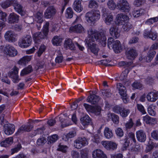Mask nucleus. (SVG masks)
Segmentation results:
<instances>
[{
    "mask_svg": "<svg viewBox=\"0 0 158 158\" xmlns=\"http://www.w3.org/2000/svg\"><path fill=\"white\" fill-rule=\"evenodd\" d=\"M85 17L86 20L88 23L94 24L100 18V12L99 10H92L87 12Z\"/></svg>",
    "mask_w": 158,
    "mask_h": 158,
    "instance_id": "f257e3e1",
    "label": "nucleus"
},
{
    "mask_svg": "<svg viewBox=\"0 0 158 158\" xmlns=\"http://www.w3.org/2000/svg\"><path fill=\"white\" fill-rule=\"evenodd\" d=\"M117 6L119 10L126 14L129 13L131 9V6L126 0L118 1Z\"/></svg>",
    "mask_w": 158,
    "mask_h": 158,
    "instance_id": "f03ea898",
    "label": "nucleus"
},
{
    "mask_svg": "<svg viewBox=\"0 0 158 158\" xmlns=\"http://www.w3.org/2000/svg\"><path fill=\"white\" fill-rule=\"evenodd\" d=\"M117 89L118 90V93L121 96L123 102L126 103L129 101V97L127 94L126 87L121 83L117 84Z\"/></svg>",
    "mask_w": 158,
    "mask_h": 158,
    "instance_id": "7ed1b4c3",
    "label": "nucleus"
},
{
    "mask_svg": "<svg viewBox=\"0 0 158 158\" xmlns=\"http://www.w3.org/2000/svg\"><path fill=\"white\" fill-rule=\"evenodd\" d=\"M86 44L88 47V50L93 53L95 55L97 56L99 50V48L96 45L94 42L91 41L90 40L88 39L86 40Z\"/></svg>",
    "mask_w": 158,
    "mask_h": 158,
    "instance_id": "20e7f679",
    "label": "nucleus"
},
{
    "mask_svg": "<svg viewBox=\"0 0 158 158\" xmlns=\"http://www.w3.org/2000/svg\"><path fill=\"white\" fill-rule=\"evenodd\" d=\"M32 39L31 36L27 35L23 37L19 41V45L22 48H26L29 46L31 43Z\"/></svg>",
    "mask_w": 158,
    "mask_h": 158,
    "instance_id": "39448f33",
    "label": "nucleus"
},
{
    "mask_svg": "<svg viewBox=\"0 0 158 158\" xmlns=\"http://www.w3.org/2000/svg\"><path fill=\"white\" fill-rule=\"evenodd\" d=\"M88 139L85 137L78 138L74 142V144L77 149H80L88 144Z\"/></svg>",
    "mask_w": 158,
    "mask_h": 158,
    "instance_id": "423d86ee",
    "label": "nucleus"
},
{
    "mask_svg": "<svg viewBox=\"0 0 158 158\" xmlns=\"http://www.w3.org/2000/svg\"><path fill=\"white\" fill-rule=\"evenodd\" d=\"M13 71H10L8 73V76L13 79V81L15 83H17L20 79L18 75L19 69L16 66L13 68Z\"/></svg>",
    "mask_w": 158,
    "mask_h": 158,
    "instance_id": "0eeeda50",
    "label": "nucleus"
},
{
    "mask_svg": "<svg viewBox=\"0 0 158 158\" xmlns=\"http://www.w3.org/2000/svg\"><path fill=\"white\" fill-rule=\"evenodd\" d=\"M4 53L7 55L13 57L17 55L18 52L12 46L8 45H6L4 48Z\"/></svg>",
    "mask_w": 158,
    "mask_h": 158,
    "instance_id": "6e6552de",
    "label": "nucleus"
},
{
    "mask_svg": "<svg viewBox=\"0 0 158 158\" xmlns=\"http://www.w3.org/2000/svg\"><path fill=\"white\" fill-rule=\"evenodd\" d=\"M56 11L53 6H48L44 13V17L47 19L53 18L56 14Z\"/></svg>",
    "mask_w": 158,
    "mask_h": 158,
    "instance_id": "1a4fd4ad",
    "label": "nucleus"
},
{
    "mask_svg": "<svg viewBox=\"0 0 158 158\" xmlns=\"http://www.w3.org/2000/svg\"><path fill=\"white\" fill-rule=\"evenodd\" d=\"M129 17L123 14H118L116 18V23L118 25H122L129 20Z\"/></svg>",
    "mask_w": 158,
    "mask_h": 158,
    "instance_id": "9d476101",
    "label": "nucleus"
},
{
    "mask_svg": "<svg viewBox=\"0 0 158 158\" xmlns=\"http://www.w3.org/2000/svg\"><path fill=\"white\" fill-rule=\"evenodd\" d=\"M96 36L98 38L97 39L96 38H94V39L96 41L100 43L103 46H105L106 43V38L104 32L103 31H101L99 33L98 32V35H96Z\"/></svg>",
    "mask_w": 158,
    "mask_h": 158,
    "instance_id": "9b49d317",
    "label": "nucleus"
},
{
    "mask_svg": "<svg viewBox=\"0 0 158 158\" xmlns=\"http://www.w3.org/2000/svg\"><path fill=\"white\" fill-rule=\"evenodd\" d=\"M12 6L14 7L15 10L22 16L26 14L25 11L23 9V7L16 0H14Z\"/></svg>",
    "mask_w": 158,
    "mask_h": 158,
    "instance_id": "f8f14e48",
    "label": "nucleus"
},
{
    "mask_svg": "<svg viewBox=\"0 0 158 158\" xmlns=\"http://www.w3.org/2000/svg\"><path fill=\"white\" fill-rule=\"evenodd\" d=\"M6 40L9 42H14L16 40L15 32L11 31H7L4 35Z\"/></svg>",
    "mask_w": 158,
    "mask_h": 158,
    "instance_id": "ddd939ff",
    "label": "nucleus"
},
{
    "mask_svg": "<svg viewBox=\"0 0 158 158\" xmlns=\"http://www.w3.org/2000/svg\"><path fill=\"white\" fill-rule=\"evenodd\" d=\"M143 35L145 37L149 38L153 40H156L157 37V33L153 31L152 29L150 30H145Z\"/></svg>",
    "mask_w": 158,
    "mask_h": 158,
    "instance_id": "4468645a",
    "label": "nucleus"
},
{
    "mask_svg": "<svg viewBox=\"0 0 158 158\" xmlns=\"http://www.w3.org/2000/svg\"><path fill=\"white\" fill-rule=\"evenodd\" d=\"M109 33L111 36L115 38H118L120 35V31L118 27L116 26H113L110 27Z\"/></svg>",
    "mask_w": 158,
    "mask_h": 158,
    "instance_id": "2eb2a0df",
    "label": "nucleus"
},
{
    "mask_svg": "<svg viewBox=\"0 0 158 158\" xmlns=\"http://www.w3.org/2000/svg\"><path fill=\"white\" fill-rule=\"evenodd\" d=\"M93 158H107L106 155L103 151L99 149L94 151L92 153Z\"/></svg>",
    "mask_w": 158,
    "mask_h": 158,
    "instance_id": "dca6fc26",
    "label": "nucleus"
},
{
    "mask_svg": "<svg viewBox=\"0 0 158 158\" xmlns=\"http://www.w3.org/2000/svg\"><path fill=\"white\" fill-rule=\"evenodd\" d=\"M100 99L99 96L94 94H90V96L88 97L86 101L92 104H95L98 102Z\"/></svg>",
    "mask_w": 158,
    "mask_h": 158,
    "instance_id": "f3484780",
    "label": "nucleus"
},
{
    "mask_svg": "<svg viewBox=\"0 0 158 158\" xmlns=\"http://www.w3.org/2000/svg\"><path fill=\"white\" fill-rule=\"evenodd\" d=\"M126 55L128 59L133 60L137 56L138 54L136 50L131 48L127 52Z\"/></svg>",
    "mask_w": 158,
    "mask_h": 158,
    "instance_id": "a211bd4d",
    "label": "nucleus"
},
{
    "mask_svg": "<svg viewBox=\"0 0 158 158\" xmlns=\"http://www.w3.org/2000/svg\"><path fill=\"white\" fill-rule=\"evenodd\" d=\"M88 34L89 37L91 41L94 42V38L97 39L96 36L98 34V31L93 28H89L88 31Z\"/></svg>",
    "mask_w": 158,
    "mask_h": 158,
    "instance_id": "6ab92c4d",
    "label": "nucleus"
},
{
    "mask_svg": "<svg viewBox=\"0 0 158 158\" xmlns=\"http://www.w3.org/2000/svg\"><path fill=\"white\" fill-rule=\"evenodd\" d=\"M46 35L43 32H39L34 33L33 35L34 41L35 43H38L41 40L44 38V36Z\"/></svg>",
    "mask_w": 158,
    "mask_h": 158,
    "instance_id": "aec40b11",
    "label": "nucleus"
},
{
    "mask_svg": "<svg viewBox=\"0 0 158 158\" xmlns=\"http://www.w3.org/2000/svg\"><path fill=\"white\" fill-rule=\"evenodd\" d=\"M112 48L114 51L116 53L120 52L122 50V47L120 42L116 40L112 44Z\"/></svg>",
    "mask_w": 158,
    "mask_h": 158,
    "instance_id": "412c9836",
    "label": "nucleus"
},
{
    "mask_svg": "<svg viewBox=\"0 0 158 158\" xmlns=\"http://www.w3.org/2000/svg\"><path fill=\"white\" fill-rule=\"evenodd\" d=\"M67 117L64 114L60 115L59 117V119L61 123V127L64 128L70 125L71 124L69 122V119H66Z\"/></svg>",
    "mask_w": 158,
    "mask_h": 158,
    "instance_id": "4be33fe9",
    "label": "nucleus"
},
{
    "mask_svg": "<svg viewBox=\"0 0 158 158\" xmlns=\"http://www.w3.org/2000/svg\"><path fill=\"white\" fill-rule=\"evenodd\" d=\"M69 30L71 32L81 33L84 31V28L81 24H78L74 26L70 27Z\"/></svg>",
    "mask_w": 158,
    "mask_h": 158,
    "instance_id": "5701e85b",
    "label": "nucleus"
},
{
    "mask_svg": "<svg viewBox=\"0 0 158 158\" xmlns=\"http://www.w3.org/2000/svg\"><path fill=\"white\" fill-rule=\"evenodd\" d=\"M136 136L138 140L140 142H144L146 140V134L141 130L138 131L136 132Z\"/></svg>",
    "mask_w": 158,
    "mask_h": 158,
    "instance_id": "b1692460",
    "label": "nucleus"
},
{
    "mask_svg": "<svg viewBox=\"0 0 158 158\" xmlns=\"http://www.w3.org/2000/svg\"><path fill=\"white\" fill-rule=\"evenodd\" d=\"M19 16L15 13H11L9 16L8 19L9 23H13L18 22L19 19Z\"/></svg>",
    "mask_w": 158,
    "mask_h": 158,
    "instance_id": "393cba45",
    "label": "nucleus"
},
{
    "mask_svg": "<svg viewBox=\"0 0 158 158\" xmlns=\"http://www.w3.org/2000/svg\"><path fill=\"white\" fill-rule=\"evenodd\" d=\"M81 0H75L73 4V8L74 10L77 12H80L83 10L81 5Z\"/></svg>",
    "mask_w": 158,
    "mask_h": 158,
    "instance_id": "a878e982",
    "label": "nucleus"
},
{
    "mask_svg": "<svg viewBox=\"0 0 158 158\" xmlns=\"http://www.w3.org/2000/svg\"><path fill=\"white\" fill-rule=\"evenodd\" d=\"M4 118V115L2 114L0 116V123H1V125L3 126L4 128H15V126L13 124H3V120Z\"/></svg>",
    "mask_w": 158,
    "mask_h": 158,
    "instance_id": "bb28decb",
    "label": "nucleus"
},
{
    "mask_svg": "<svg viewBox=\"0 0 158 158\" xmlns=\"http://www.w3.org/2000/svg\"><path fill=\"white\" fill-rule=\"evenodd\" d=\"M65 46L67 48L70 49L71 50H75V47L72 40L68 39L65 41Z\"/></svg>",
    "mask_w": 158,
    "mask_h": 158,
    "instance_id": "cd10ccee",
    "label": "nucleus"
},
{
    "mask_svg": "<svg viewBox=\"0 0 158 158\" xmlns=\"http://www.w3.org/2000/svg\"><path fill=\"white\" fill-rule=\"evenodd\" d=\"M33 71V68L31 65H29L27 67L23 69L20 73L21 76H24L28 74Z\"/></svg>",
    "mask_w": 158,
    "mask_h": 158,
    "instance_id": "c85d7f7f",
    "label": "nucleus"
},
{
    "mask_svg": "<svg viewBox=\"0 0 158 158\" xmlns=\"http://www.w3.org/2000/svg\"><path fill=\"white\" fill-rule=\"evenodd\" d=\"M13 142V139L12 137L6 138L2 142V146L4 147H9Z\"/></svg>",
    "mask_w": 158,
    "mask_h": 158,
    "instance_id": "c756f323",
    "label": "nucleus"
},
{
    "mask_svg": "<svg viewBox=\"0 0 158 158\" xmlns=\"http://www.w3.org/2000/svg\"><path fill=\"white\" fill-rule=\"evenodd\" d=\"M82 124L84 126L88 125L91 122V120L88 115H85L80 119Z\"/></svg>",
    "mask_w": 158,
    "mask_h": 158,
    "instance_id": "7c9ffc66",
    "label": "nucleus"
},
{
    "mask_svg": "<svg viewBox=\"0 0 158 158\" xmlns=\"http://www.w3.org/2000/svg\"><path fill=\"white\" fill-rule=\"evenodd\" d=\"M31 56H25L21 58L18 62L19 64L21 65L25 64L27 63L30 61L31 59Z\"/></svg>",
    "mask_w": 158,
    "mask_h": 158,
    "instance_id": "2f4dec72",
    "label": "nucleus"
},
{
    "mask_svg": "<svg viewBox=\"0 0 158 158\" xmlns=\"http://www.w3.org/2000/svg\"><path fill=\"white\" fill-rule=\"evenodd\" d=\"M14 0H6L1 4L2 7L3 9H6L10 5H12Z\"/></svg>",
    "mask_w": 158,
    "mask_h": 158,
    "instance_id": "473e14b6",
    "label": "nucleus"
},
{
    "mask_svg": "<svg viewBox=\"0 0 158 158\" xmlns=\"http://www.w3.org/2000/svg\"><path fill=\"white\" fill-rule=\"evenodd\" d=\"M62 39L57 36H55L52 40V42L54 45L58 46L60 45L62 42Z\"/></svg>",
    "mask_w": 158,
    "mask_h": 158,
    "instance_id": "72a5a7b5",
    "label": "nucleus"
},
{
    "mask_svg": "<svg viewBox=\"0 0 158 158\" xmlns=\"http://www.w3.org/2000/svg\"><path fill=\"white\" fill-rule=\"evenodd\" d=\"M35 20L37 23H41L43 21V13L40 12H37L35 16Z\"/></svg>",
    "mask_w": 158,
    "mask_h": 158,
    "instance_id": "f704fd0d",
    "label": "nucleus"
},
{
    "mask_svg": "<svg viewBox=\"0 0 158 158\" xmlns=\"http://www.w3.org/2000/svg\"><path fill=\"white\" fill-rule=\"evenodd\" d=\"M108 117H110V116H111L112 120L114 123L116 124H118V123L119 122V118L118 116L114 114L110 113L108 114Z\"/></svg>",
    "mask_w": 158,
    "mask_h": 158,
    "instance_id": "c9c22d12",
    "label": "nucleus"
},
{
    "mask_svg": "<svg viewBox=\"0 0 158 158\" xmlns=\"http://www.w3.org/2000/svg\"><path fill=\"white\" fill-rule=\"evenodd\" d=\"M155 106L152 105H150L148 108V111L149 114L152 116H155L156 112L155 109Z\"/></svg>",
    "mask_w": 158,
    "mask_h": 158,
    "instance_id": "e433bc0d",
    "label": "nucleus"
},
{
    "mask_svg": "<svg viewBox=\"0 0 158 158\" xmlns=\"http://www.w3.org/2000/svg\"><path fill=\"white\" fill-rule=\"evenodd\" d=\"M104 135L106 139H109L113 137V133L110 129H105Z\"/></svg>",
    "mask_w": 158,
    "mask_h": 158,
    "instance_id": "4c0bfd02",
    "label": "nucleus"
},
{
    "mask_svg": "<svg viewBox=\"0 0 158 158\" xmlns=\"http://www.w3.org/2000/svg\"><path fill=\"white\" fill-rule=\"evenodd\" d=\"M58 139V136L57 135L54 134L49 137L48 138V143L52 144L56 142Z\"/></svg>",
    "mask_w": 158,
    "mask_h": 158,
    "instance_id": "58836bf2",
    "label": "nucleus"
},
{
    "mask_svg": "<svg viewBox=\"0 0 158 158\" xmlns=\"http://www.w3.org/2000/svg\"><path fill=\"white\" fill-rule=\"evenodd\" d=\"M133 27L132 25L130 23H125L123 26L122 28L123 31L127 32Z\"/></svg>",
    "mask_w": 158,
    "mask_h": 158,
    "instance_id": "ea45409f",
    "label": "nucleus"
},
{
    "mask_svg": "<svg viewBox=\"0 0 158 158\" xmlns=\"http://www.w3.org/2000/svg\"><path fill=\"white\" fill-rule=\"evenodd\" d=\"M76 135V131L74 130L73 131L69 132L67 134L65 135V137H64V140L65 141L69 140V138H72L74 137Z\"/></svg>",
    "mask_w": 158,
    "mask_h": 158,
    "instance_id": "a19ab883",
    "label": "nucleus"
},
{
    "mask_svg": "<svg viewBox=\"0 0 158 158\" xmlns=\"http://www.w3.org/2000/svg\"><path fill=\"white\" fill-rule=\"evenodd\" d=\"M88 6L91 9H95L98 7V5L95 1L90 0L89 2Z\"/></svg>",
    "mask_w": 158,
    "mask_h": 158,
    "instance_id": "79ce46f5",
    "label": "nucleus"
},
{
    "mask_svg": "<svg viewBox=\"0 0 158 158\" xmlns=\"http://www.w3.org/2000/svg\"><path fill=\"white\" fill-rule=\"evenodd\" d=\"M105 18V22L107 25H110L113 19V15L111 14H109L106 16Z\"/></svg>",
    "mask_w": 158,
    "mask_h": 158,
    "instance_id": "37998d69",
    "label": "nucleus"
},
{
    "mask_svg": "<svg viewBox=\"0 0 158 158\" xmlns=\"http://www.w3.org/2000/svg\"><path fill=\"white\" fill-rule=\"evenodd\" d=\"M88 153L89 151L87 148L82 149L80 152L81 158H88Z\"/></svg>",
    "mask_w": 158,
    "mask_h": 158,
    "instance_id": "c03bdc74",
    "label": "nucleus"
},
{
    "mask_svg": "<svg viewBox=\"0 0 158 158\" xmlns=\"http://www.w3.org/2000/svg\"><path fill=\"white\" fill-rule=\"evenodd\" d=\"M154 147V143L151 141L149 140L146 147V151L147 152H150Z\"/></svg>",
    "mask_w": 158,
    "mask_h": 158,
    "instance_id": "a18cd8bd",
    "label": "nucleus"
},
{
    "mask_svg": "<svg viewBox=\"0 0 158 158\" xmlns=\"http://www.w3.org/2000/svg\"><path fill=\"white\" fill-rule=\"evenodd\" d=\"M123 141V147L124 149H126L129 146L130 141L127 139V137H124V138L122 140Z\"/></svg>",
    "mask_w": 158,
    "mask_h": 158,
    "instance_id": "49530a36",
    "label": "nucleus"
},
{
    "mask_svg": "<svg viewBox=\"0 0 158 158\" xmlns=\"http://www.w3.org/2000/svg\"><path fill=\"white\" fill-rule=\"evenodd\" d=\"M101 108L100 106H94L92 113H94L97 115H101Z\"/></svg>",
    "mask_w": 158,
    "mask_h": 158,
    "instance_id": "de8ad7c7",
    "label": "nucleus"
},
{
    "mask_svg": "<svg viewBox=\"0 0 158 158\" xmlns=\"http://www.w3.org/2000/svg\"><path fill=\"white\" fill-rule=\"evenodd\" d=\"M108 7L111 10H114L116 7V4L113 0H109L107 2Z\"/></svg>",
    "mask_w": 158,
    "mask_h": 158,
    "instance_id": "09e8293b",
    "label": "nucleus"
},
{
    "mask_svg": "<svg viewBox=\"0 0 158 158\" xmlns=\"http://www.w3.org/2000/svg\"><path fill=\"white\" fill-rule=\"evenodd\" d=\"M154 92H152L148 93L147 96V98L148 101L151 102L156 101V98H154L153 95Z\"/></svg>",
    "mask_w": 158,
    "mask_h": 158,
    "instance_id": "8fccbe9b",
    "label": "nucleus"
},
{
    "mask_svg": "<svg viewBox=\"0 0 158 158\" xmlns=\"http://www.w3.org/2000/svg\"><path fill=\"white\" fill-rule=\"evenodd\" d=\"M22 146L21 144L19 143L16 147L11 149V154L13 155L15 153L18 152L22 148Z\"/></svg>",
    "mask_w": 158,
    "mask_h": 158,
    "instance_id": "3c124183",
    "label": "nucleus"
},
{
    "mask_svg": "<svg viewBox=\"0 0 158 158\" xmlns=\"http://www.w3.org/2000/svg\"><path fill=\"white\" fill-rule=\"evenodd\" d=\"M46 142V139L44 137H41L39 138L36 142L37 144L39 146L43 145L45 144Z\"/></svg>",
    "mask_w": 158,
    "mask_h": 158,
    "instance_id": "603ef678",
    "label": "nucleus"
},
{
    "mask_svg": "<svg viewBox=\"0 0 158 158\" xmlns=\"http://www.w3.org/2000/svg\"><path fill=\"white\" fill-rule=\"evenodd\" d=\"M73 12L71 8L69 7L66 10V16L67 18H71L73 17Z\"/></svg>",
    "mask_w": 158,
    "mask_h": 158,
    "instance_id": "864d4df0",
    "label": "nucleus"
},
{
    "mask_svg": "<svg viewBox=\"0 0 158 158\" xmlns=\"http://www.w3.org/2000/svg\"><path fill=\"white\" fill-rule=\"evenodd\" d=\"M158 21V18L156 17L148 19L146 21L145 23L148 24H152L154 23L157 22Z\"/></svg>",
    "mask_w": 158,
    "mask_h": 158,
    "instance_id": "5fc2aeb1",
    "label": "nucleus"
},
{
    "mask_svg": "<svg viewBox=\"0 0 158 158\" xmlns=\"http://www.w3.org/2000/svg\"><path fill=\"white\" fill-rule=\"evenodd\" d=\"M67 146L59 144L58 145V148L57 149V150L63 153H66L67 152Z\"/></svg>",
    "mask_w": 158,
    "mask_h": 158,
    "instance_id": "6e6d98bb",
    "label": "nucleus"
},
{
    "mask_svg": "<svg viewBox=\"0 0 158 158\" xmlns=\"http://www.w3.org/2000/svg\"><path fill=\"white\" fill-rule=\"evenodd\" d=\"M102 93L105 98L110 97L111 95V93L109 89L102 90Z\"/></svg>",
    "mask_w": 158,
    "mask_h": 158,
    "instance_id": "4d7b16f0",
    "label": "nucleus"
},
{
    "mask_svg": "<svg viewBox=\"0 0 158 158\" xmlns=\"http://www.w3.org/2000/svg\"><path fill=\"white\" fill-rule=\"evenodd\" d=\"M137 108L142 114H146V112L144 109L143 106L141 104H137Z\"/></svg>",
    "mask_w": 158,
    "mask_h": 158,
    "instance_id": "13d9d810",
    "label": "nucleus"
},
{
    "mask_svg": "<svg viewBox=\"0 0 158 158\" xmlns=\"http://www.w3.org/2000/svg\"><path fill=\"white\" fill-rule=\"evenodd\" d=\"M104 147L108 150H110V141H103L101 142Z\"/></svg>",
    "mask_w": 158,
    "mask_h": 158,
    "instance_id": "bf43d9fd",
    "label": "nucleus"
},
{
    "mask_svg": "<svg viewBox=\"0 0 158 158\" xmlns=\"http://www.w3.org/2000/svg\"><path fill=\"white\" fill-rule=\"evenodd\" d=\"M34 124L32 123V122L29 120L28 124L27 125H22L20 128H33L34 127Z\"/></svg>",
    "mask_w": 158,
    "mask_h": 158,
    "instance_id": "052dcab7",
    "label": "nucleus"
},
{
    "mask_svg": "<svg viewBox=\"0 0 158 158\" xmlns=\"http://www.w3.org/2000/svg\"><path fill=\"white\" fill-rule=\"evenodd\" d=\"M130 110L128 109H126L123 108L120 114L123 117H126L130 113Z\"/></svg>",
    "mask_w": 158,
    "mask_h": 158,
    "instance_id": "680f3d73",
    "label": "nucleus"
},
{
    "mask_svg": "<svg viewBox=\"0 0 158 158\" xmlns=\"http://www.w3.org/2000/svg\"><path fill=\"white\" fill-rule=\"evenodd\" d=\"M131 151L134 152V153L138 154V153L141 151L140 146L138 145H136L134 147H132L131 148Z\"/></svg>",
    "mask_w": 158,
    "mask_h": 158,
    "instance_id": "e2e57ef3",
    "label": "nucleus"
},
{
    "mask_svg": "<svg viewBox=\"0 0 158 158\" xmlns=\"http://www.w3.org/2000/svg\"><path fill=\"white\" fill-rule=\"evenodd\" d=\"M49 23L48 22H46L45 24L44 25L43 29V33L46 35L48 32V27Z\"/></svg>",
    "mask_w": 158,
    "mask_h": 158,
    "instance_id": "0e129e2a",
    "label": "nucleus"
},
{
    "mask_svg": "<svg viewBox=\"0 0 158 158\" xmlns=\"http://www.w3.org/2000/svg\"><path fill=\"white\" fill-rule=\"evenodd\" d=\"M132 86L136 89H140L142 87V85L140 82L135 81L132 85Z\"/></svg>",
    "mask_w": 158,
    "mask_h": 158,
    "instance_id": "69168bd1",
    "label": "nucleus"
},
{
    "mask_svg": "<svg viewBox=\"0 0 158 158\" xmlns=\"http://www.w3.org/2000/svg\"><path fill=\"white\" fill-rule=\"evenodd\" d=\"M134 125V123L131 118L125 124V127L126 128H131Z\"/></svg>",
    "mask_w": 158,
    "mask_h": 158,
    "instance_id": "338daca9",
    "label": "nucleus"
},
{
    "mask_svg": "<svg viewBox=\"0 0 158 158\" xmlns=\"http://www.w3.org/2000/svg\"><path fill=\"white\" fill-rule=\"evenodd\" d=\"M127 71H124L123 72L119 77V79L120 80L123 81L124 80L126 79L127 77Z\"/></svg>",
    "mask_w": 158,
    "mask_h": 158,
    "instance_id": "774afa93",
    "label": "nucleus"
}]
</instances>
